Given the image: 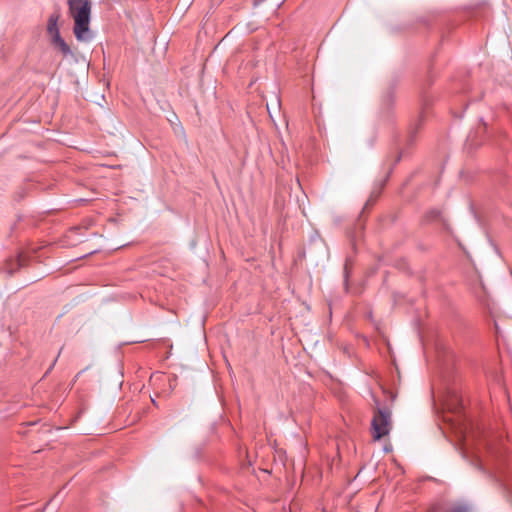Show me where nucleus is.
Segmentation results:
<instances>
[{
    "instance_id": "f8f14e48",
    "label": "nucleus",
    "mask_w": 512,
    "mask_h": 512,
    "mask_svg": "<svg viewBox=\"0 0 512 512\" xmlns=\"http://www.w3.org/2000/svg\"><path fill=\"white\" fill-rule=\"evenodd\" d=\"M449 425H450V428H451V427H452V421H451V420H450V422H449Z\"/></svg>"
},
{
    "instance_id": "6e6552de",
    "label": "nucleus",
    "mask_w": 512,
    "mask_h": 512,
    "mask_svg": "<svg viewBox=\"0 0 512 512\" xmlns=\"http://www.w3.org/2000/svg\"><path fill=\"white\" fill-rule=\"evenodd\" d=\"M12 263H15L17 265V268H20L25 265V257L23 255H19L15 260H9L6 264V270L9 275H12L14 273V269L10 266Z\"/></svg>"
},
{
    "instance_id": "423d86ee",
    "label": "nucleus",
    "mask_w": 512,
    "mask_h": 512,
    "mask_svg": "<svg viewBox=\"0 0 512 512\" xmlns=\"http://www.w3.org/2000/svg\"><path fill=\"white\" fill-rule=\"evenodd\" d=\"M474 294L481 302H485L487 299L488 291L481 277H479L478 284L474 288Z\"/></svg>"
},
{
    "instance_id": "9b49d317",
    "label": "nucleus",
    "mask_w": 512,
    "mask_h": 512,
    "mask_svg": "<svg viewBox=\"0 0 512 512\" xmlns=\"http://www.w3.org/2000/svg\"><path fill=\"white\" fill-rule=\"evenodd\" d=\"M449 397H450V406L452 405V400L454 398V395L452 393V391L450 390V394H449Z\"/></svg>"
},
{
    "instance_id": "0eeeda50",
    "label": "nucleus",
    "mask_w": 512,
    "mask_h": 512,
    "mask_svg": "<svg viewBox=\"0 0 512 512\" xmlns=\"http://www.w3.org/2000/svg\"><path fill=\"white\" fill-rule=\"evenodd\" d=\"M57 22H58V15H51L48 20L47 31L51 35L52 38L56 37L57 34H60Z\"/></svg>"
},
{
    "instance_id": "7ed1b4c3",
    "label": "nucleus",
    "mask_w": 512,
    "mask_h": 512,
    "mask_svg": "<svg viewBox=\"0 0 512 512\" xmlns=\"http://www.w3.org/2000/svg\"><path fill=\"white\" fill-rule=\"evenodd\" d=\"M372 437L374 441L380 440L391 430V412L386 408H379L371 422Z\"/></svg>"
},
{
    "instance_id": "1a4fd4ad",
    "label": "nucleus",
    "mask_w": 512,
    "mask_h": 512,
    "mask_svg": "<svg viewBox=\"0 0 512 512\" xmlns=\"http://www.w3.org/2000/svg\"><path fill=\"white\" fill-rule=\"evenodd\" d=\"M450 512H472L468 504L455 503L450 507Z\"/></svg>"
},
{
    "instance_id": "20e7f679",
    "label": "nucleus",
    "mask_w": 512,
    "mask_h": 512,
    "mask_svg": "<svg viewBox=\"0 0 512 512\" xmlns=\"http://www.w3.org/2000/svg\"><path fill=\"white\" fill-rule=\"evenodd\" d=\"M460 450L464 457H468L470 454L477 456L480 448L478 447V444H475L474 436L468 435L464 437V442Z\"/></svg>"
},
{
    "instance_id": "9d476101",
    "label": "nucleus",
    "mask_w": 512,
    "mask_h": 512,
    "mask_svg": "<svg viewBox=\"0 0 512 512\" xmlns=\"http://www.w3.org/2000/svg\"><path fill=\"white\" fill-rule=\"evenodd\" d=\"M440 216L438 210H431L426 214L427 221H435Z\"/></svg>"
},
{
    "instance_id": "f03ea898",
    "label": "nucleus",
    "mask_w": 512,
    "mask_h": 512,
    "mask_svg": "<svg viewBox=\"0 0 512 512\" xmlns=\"http://www.w3.org/2000/svg\"><path fill=\"white\" fill-rule=\"evenodd\" d=\"M432 399H433V411L435 422L442 432L444 436H446V411H447V391L446 387L443 386L441 388H433L432 390Z\"/></svg>"
},
{
    "instance_id": "39448f33",
    "label": "nucleus",
    "mask_w": 512,
    "mask_h": 512,
    "mask_svg": "<svg viewBox=\"0 0 512 512\" xmlns=\"http://www.w3.org/2000/svg\"><path fill=\"white\" fill-rule=\"evenodd\" d=\"M52 43L56 49H58L63 56L71 55V49L69 45L64 41L60 34L52 38Z\"/></svg>"
},
{
    "instance_id": "f257e3e1",
    "label": "nucleus",
    "mask_w": 512,
    "mask_h": 512,
    "mask_svg": "<svg viewBox=\"0 0 512 512\" xmlns=\"http://www.w3.org/2000/svg\"><path fill=\"white\" fill-rule=\"evenodd\" d=\"M69 12L74 19V35L78 41L87 42L92 39L89 29L91 3L89 0H68Z\"/></svg>"
}]
</instances>
